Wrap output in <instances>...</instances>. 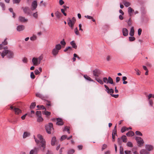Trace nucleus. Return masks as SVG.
<instances>
[{
    "label": "nucleus",
    "instance_id": "nucleus-1",
    "mask_svg": "<svg viewBox=\"0 0 154 154\" xmlns=\"http://www.w3.org/2000/svg\"><path fill=\"white\" fill-rule=\"evenodd\" d=\"M37 137L39 140H38L34 137L35 141L37 144H38L40 142V143L39 145V148L42 151L44 152L45 149L46 147L45 141V139L43 138L42 136L40 134H38L37 135Z\"/></svg>",
    "mask_w": 154,
    "mask_h": 154
},
{
    "label": "nucleus",
    "instance_id": "nucleus-2",
    "mask_svg": "<svg viewBox=\"0 0 154 154\" xmlns=\"http://www.w3.org/2000/svg\"><path fill=\"white\" fill-rule=\"evenodd\" d=\"M7 49V47H5L4 48V50L1 54V56L3 58L5 55H7L8 58H13L14 55L13 52L10 50H6V49Z\"/></svg>",
    "mask_w": 154,
    "mask_h": 154
},
{
    "label": "nucleus",
    "instance_id": "nucleus-3",
    "mask_svg": "<svg viewBox=\"0 0 154 154\" xmlns=\"http://www.w3.org/2000/svg\"><path fill=\"white\" fill-rule=\"evenodd\" d=\"M45 128L48 134H51V131L54 129L53 124L51 123H49L48 124L45 125Z\"/></svg>",
    "mask_w": 154,
    "mask_h": 154
},
{
    "label": "nucleus",
    "instance_id": "nucleus-4",
    "mask_svg": "<svg viewBox=\"0 0 154 154\" xmlns=\"http://www.w3.org/2000/svg\"><path fill=\"white\" fill-rule=\"evenodd\" d=\"M68 24L70 26L72 29L73 28V26L76 20L74 17H73L71 19L70 18H69L68 19Z\"/></svg>",
    "mask_w": 154,
    "mask_h": 154
},
{
    "label": "nucleus",
    "instance_id": "nucleus-5",
    "mask_svg": "<svg viewBox=\"0 0 154 154\" xmlns=\"http://www.w3.org/2000/svg\"><path fill=\"white\" fill-rule=\"evenodd\" d=\"M22 9L23 10L24 13L25 14L30 15L32 13L30 9L28 7H22Z\"/></svg>",
    "mask_w": 154,
    "mask_h": 154
},
{
    "label": "nucleus",
    "instance_id": "nucleus-6",
    "mask_svg": "<svg viewBox=\"0 0 154 154\" xmlns=\"http://www.w3.org/2000/svg\"><path fill=\"white\" fill-rule=\"evenodd\" d=\"M93 73L94 76L98 77L100 74V72L99 69H96L93 71Z\"/></svg>",
    "mask_w": 154,
    "mask_h": 154
},
{
    "label": "nucleus",
    "instance_id": "nucleus-7",
    "mask_svg": "<svg viewBox=\"0 0 154 154\" xmlns=\"http://www.w3.org/2000/svg\"><path fill=\"white\" fill-rule=\"evenodd\" d=\"M37 4L36 1H34L32 3L31 9L33 11L37 8Z\"/></svg>",
    "mask_w": 154,
    "mask_h": 154
},
{
    "label": "nucleus",
    "instance_id": "nucleus-8",
    "mask_svg": "<svg viewBox=\"0 0 154 154\" xmlns=\"http://www.w3.org/2000/svg\"><path fill=\"white\" fill-rule=\"evenodd\" d=\"M32 61L33 65L35 66H37L40 64V63H39V61L37 58H33L32 59Z\"/></svg>",
    "mask_w": 154,
    "mask_h": 154
},
{
    "label": "nucleus",
    "instance_id": "nucleus-9",
    "mask_svg": "<svg viewBox=\"0 0 154 154\" xmlns=\"http://www.w3.org/2000/svg\"><path fill=\"white\" fill-rule=\"evenodd\" d=\"M136 140L137 143L139 144H143L144 142L143 139L140 137H137L136 138Z\"/></svg>",
    "mask_w": 154,
    "mask_h": 154
},
{
    "label": "nucleus",
    "instance_id": "nucleus-10",
    "mask_svg": "<svg viewBox=\"0 0 154 154\" xmlns=\"http://www.w3.org/2000/svg\"><path fill=\"white\" fill-rule=\"evenodd\" d=\"M56 120L57 121V122L56 123V124L57 125H62L63 124V120L59 118H57Z\"/></svg>",
    "mask_w": 154,
    "mask_h": 154
},
{
    "label": "nucleus",
    "instance_id": "nucleus-11",
    "mask_svg": "<svg viewBox=\"0 0 154 154\" xmlns=\"http://www.w3.org/2000/svg\"><path fill=\"white\" fill-rule=\"evenodd\" d=\"M38 150V149L37 148H35L34 149L31 150L30 152V154H36Z\"/></svg>",
    "mask_w": 154,
    "mask_h": 154
},
{
    "label": "nucleus",
    "instance_id": "nucleus-12",
    "mask_svg": "<svg viewBox=\"0 0 154 154\" xmlns=\"http://www.w3.org/2000/svg\"><path fill=\"white\" fill-rule=\"evenodd\" d=\"M59 52V51L55 49V48H54L52 50V53L54 56L55 57L58 54Z\"/></svg>",
    "mask_w": 154,
    "mask_h": 154
},
{
    "label": "nucleus",
    "instance_id": "nucleus-13",
    "mask_svg": "<svg viewBox=\"0 0 154 154\" xmlns=\"http://www.w3.org/2000/svg\"><path fill=\"white\" fill-rule=\"evenodd\" d=\"M25 29V26H24L19 25L17 26V31L20 32L24 30Z\"/></svg>",
    "mask_w": 154,
    "mask_h": 154
},
{
    "label": "nucleus",
    "instance_id": "nucleus-14",
    "mask_svg": "<svg viewBox=\"0 0 154 154\" xmlns=\"http://www.w3.org/2000/svg\"><path fill=\"white\" fill-rule=\"evenodd\" d=\"M123 35L125 36H127L128 35V31L127 29L125 28H123L122 30Z\"/></svg>",
    "mask_w": 154,
    "mask_h": 154
},
{
    "label": "nucleus",
    "instance_id": "nucleus-15",
    "mask_svg": "<svg viewBox=\"0 0 154 154\" xmlns=\"http://www.w3.org/2000/svg\"><path fill=\"white\" fill-rule=\"evenodd\" d=\"M19 20L21 22H25L27 21L28 19L22 16H20L19 17Z\"/></svg>",
    "mask_w": 154,
    "mask_h": 154
},
{
    "label": "nucleus",
    "instance_id": "nucleus-16",
    "mask_svg": "<svg viewBox=\"0 0 154 154\" xmlns=\"http://www.w3.org/2000/svg\"><path fill=\"white\" fill-rule=\"evenodd\" d=\"M14 111L15 112V113L17 115L20 113L22 112V111L20 109L17 108H14Z\"/></svg>",
    "mask_w": 154,
    "mask_h": 154
},
{
    "label": "nucleus",
    "instance_id": "nucleus-17",
    "mask_svg": "<svg viewBox=\"0 0 154 154\" xmlns=\"http://www.w3.org/2000/svg\"><path fill=\"white\" fill-rule=\"evenodd\" d=\"M122 3L126 7H128L131 5V4L130 2H127L125 0H122Z\"/></svg>",
    "mask_w": 154,
    "mask_h": 154
},
{
    "label": "nucleus",
    "instance_id": "nucleus-18",
    "mask_svg": "<svg viewBox=\"0 0 154 154\" xmlns=\"http://www.w3.org/2000/svg\"><path fill=\"white\" fill-rule=\"evenodd\" d=\"M145 147L146 149L149 151L152 150L153 149L152 146L149 145H146Z\"/></svg>",
    "mask_w": 154,
    "mask_h": 154
},
{
    "label": "nucleus",
    "instance_id": "nucleus-19",
    "mask_svg": "<svg viewBox=\"0 0 154 154\" xmlns=\"http://www.w3.org/2000/svg\"><path fill=\"white\" fill-rule=\"evenodd\" d=\"M134 132L131 131H129L126 133V135L127 136L132 137L134 135Z\"/></svg>",
    "mask_w": 154,
    "mask_h": 154
},
{
    "label": "nucleus",
    "instance_id": "nucleus-20",
    "mask_svg": "<svg viewBox=\"0 0 154 154\" xmlns=\"http://www.w3.org/2000/svg\"><path fill=\"white\" fill-rule=\"evenodd\" d=\"M30 133L29 132H24L23 135V138H25L29 136H30Z\"/></svg>",
    "mask_w": 154,
    "mask_h": 154
},
{
    "label": "nucleus",
    "instance_id": "nucleus-21",
    "mask_svg": "<svg viewBox=\"0 0 154 154\" xmlns=\"http://www.w3.org/2000/svg\"><path fill=\"white\" fill-rule=\"evenodd\" d=\"M140 154H149V152L147 151L145 149H143L140 151Z\"/></svg>",
    "mask_w": 154,
    "mask_h": 154
},
{
    "label": "nucleus",
    "instance_id": "nucleus-22",
    "mask_svg": "<svg viewBox=\"0 0 154 154\" xmlns=\"http://www.w3.org/2000/svg\"><path fill=\"white\" fill-rule=\"evenodd\" d=\"M70 45L72 46V47L75 49H76L77 48V46L76 45V44L75 43L74 41H72L70 42Z\"/></svg>",
    "mask_w": 154,
    "mask_h": 154
},
{
    "label": "nucleus",
    "instance_id": "nucleus-23",
    "mask_svg": "<svg viewBox=\"0 0 154 154\" xmlns=\"http://www.w3.org/2000/svg\"><path fill=\"white\" fill-rule=\"evenodd\" d=\"M84 78L87 80L91 81L93 82V80L89 76L87 75H84Z\"/></svg>",
    "mask_w": 154,
    "mask_h": 154
},
{
    "label": "nucleus",
    "instance_id": "nucleus-24",
    "mask_svg": "<svg viewBox=\"0 0 154 154\" xmlns=\"http://www.w3.org/2000/svg\"><path fill=\"white\" fill-rule=\"evenodd\" d=\"M56 138L55 137H52L51 141V145L52 146H54L55 144L56 141Z\"/></svg>",
    "mask_w": 154,
    "mask_h": 154
},
{
    "label": "nucleus",
    "instance_id": "nucleus-25",
    "mask_svg": "<svg viewBox=\"0 0 154 154\" xmlns=\"http://www.w3.org/2000/svg\"><path fill=\"white\" fill-rule=\"evenodd\" d=\"M61 14L58 11H57L55 13V15L57 18H60L61 16Z\"/></svg>",
    "mask_w": 154,
    "mask_h": 154
},
{
    "label": "nucleus",
    "instance_id": "nucleus-26",
    "mask_svg": "<svg viewBox=\"0 0 154 154\" xmlns=\"http://www.w3.org/2000/svg\"><path fill=\"white\" fill-rule=\"evenodd\" d=\"M134 11V10L132 9V8L131 7H129L128 8V12L129 15L130 16H131V13L132 12Z\"/></svg>",
    "mask_w": 154,
    "mask_h": 154
},
{
    "label": "nucleus",
    "instance_id": "nucleus-27",
    "mask_svg": "<svg viewBox=\"0 0 154 154\" xmlns=\"http://www.w3.org/2000/svg\"><path fill=\"white\" fill-rule=\"evenodd\" d=\"M134 27H131L130 31L129 33V35L131 36H132L134 35Z\"/></svg>",
    "mask_w": 154,
    "mask_h": 154
},
{
    "label": "nucleus",
    "instance_id": "nucleus-28",
    "mask_svg": "<svg viewBox=\"0 0 154 154\" xmlns=\"http://www.w3.org/2000/svg\"><path fill=\"white\" fill-rule=\"evenodd\" d=\"M108 83H109L111 84H113L114 85V83H113V81L112 79L110 77H109L108 78Z\"/></svg>",
    "mask_w": 154,
    "mask_h": 154
},
{
    "label": "nucleus",
    "instance_id": "nucleus-29",
    "mask_svg": "<svg viewBox=\"0 0 154 154\" xmlns=\"http://www.w3.org/2000/svg\"><path fill=\"white\" fill-rule=\"evenodd\" d=\"M121 139L123 142L126 143L127 141V139L126 136L125 135H123L121 137Z\"/></svg>",
    "mask_w": 154,
    "mask_h": 154
},
{
    "label": "nucleus",
    "instance_id": "nucleus-30",
    "mask_svg": "<svg viewBox=\"0 0 154 154\" xmlns=\"http://www.w3.org/2000/svg\"><path fill=\"white\" fill-rule=\"evenodd\" d=\"M35 95L36 97H39L42 99L44 98V96L38 93H36Z\"/></svg>",
    "mask_w": 154,
    "mask_h": 154
},
{
    "label": "nucleus",
    "instance_id": "nucleus-31",
    "mask_svg": "<svg viewBox=\"0 0 154 154\" xmlns=\"http://www.w3.org/2000/svg\"><path fill=\"white\" fill-rule=\"evenodd\" d=\"M128 130V128H126L125 127H123L121 129V131L122 133H124L125 131Z\"/></svg>",
    "mask_w": 154,
    "mask_h": 154
},
{
    "label": "nucleus",
    "instance_id": "nucleus-32",
    "mask_svg": "<svg viewBox=\"0 0 154 154\" xmlns=\"http://www.w3.org/2000/svg\"><path fill=\"white\" fill-rule=\"evenodd\" d=\"M55 49L59 51L61 48V45L60 44H58L55 45Z\"/></svg>",
    "mask_w": 154,
    "mask_h": 154
},
{
    "label": "nucleus",
    "instance_id": "nucleus-33",
    "mask_svg": "<svg viewBox=\"0 0 154 154\" xmlns=\"http://www.w3.org/2000/svg\"><path fill=\"white\" fill-rule=\"evenodd\" d=\"M35 115L37 117L41 116L42 112L41 111H37L36 112Z\"/></svg>",
    "mask_w": 154,
    "mask_h": 154
},
{
    "label": "nucleus",
    "instance_id": "nucleus-34",
    "mask_svg": "<svg viewBox=\"0 0 154 154\" xmlns=\"http://www.w3.org/2000/svg\"><path fill=\"white\" fill-rule=\"evenodd\" d=\"M42 113L43 114H45L46 116H49L51 114V112H50L46 111V110L43 111Z\"/></svg>",
    "mask_w": 154,
    "mask_h": 154
},
{
    "label": "nucleus",
    "instance_id": "nucleus-35",
    "mask_svg": "<svg viewBox=\"0 0 154 154\" xmlns=\"http://www.w3.org/2000/svg\"><path fill=\"white\" fill-rule=\"evenodd\" d=\"M27 115H29V116L31 117H32V115H31L30 114H29V113H26V114H25V115H23V116H22L21 117L22 119V120H24L25 119V118L26 117V116Z\"/></svg>",
    "mask_w": 154,
    "mask_h": 154
},
{
    "label": "nucleus",
    "instance_id": "nucleus-36",
    "mask_svg": "<svg viewBox=\"0 0 154 154\" xmlns=\"http://www.w3.org/2000/svg\"><path fill=\"white\" fill-rule=\"evenodd\" d=\"M36 106V104L35 102L32 103L30 106V108L31 109H34Z\"/></svg>",
    "mask_w": 154,
    "mask_h": 154
},
{
    "label": "nucleus",
    "instance_id": "nucleus-37",
    "mask_svg": "<svg viewBox=\"0 0 154 154\" xmlns=\"http://www.w3.org/2000/svg\"><path fill=\"white\" fill-rule=\"evenodd\" d=\"M95 79L97 80V81L99 83H100L101 85H103V81L100 79L99 78H96Z\"/></svg>",
    "mask_w": 154,
    "mask_h": 154
},
{
    "label": "nucleus",
    "instance_id": "nucleus-38",
    "mask_svg": "<svg viewBox=\"0 0 154 154\" xmlns=\"http://www.w3.org/2000/svg\"><path fill=\"white\" fill-rule=\"evenodd\" d=\"M43 55L42 54H41L40 56H39L38 58H37L38 59V60L39 61V63H40L41 61L42 60L43 58Z\"/></svg>",
    "mask_w": 154,
    "mask_h": 154
},
{
    "label": "nucleus",
    "instance_id": "nucleus-39",
    "mask_svg": "<svg viewBox=\"0 0 154 154\" xmlns=\"http://www.w3.org/2000/svg\"><path fill=\"white\" fill-rule=\"evenodd\" d=\"M119 153L120 154H124L123 148L121 146L120 147Z\"/></svg>",
    "mask_w": 154,
    "mask_h": 154
},
{
    "label": "nucleus",
    "instance_id": "nucleus-40",
    "mask_svg": "<svg viewBox=\"0 0 154 154\" xmlns=\"http://www.w3.org/2000/svg\"><path fill=\"white\" fill-rule=\"evenodd\" d=\"M107 93L110 94V95H112L113 93H114V90L112 89H110L108 91H107Z\"/></svg>",
    "mask_w": 154,
    "mask_h": 154
},
{
    "label": "nucleus",
    "instance_id": "nucleus-41",
    "mask_svg": "<svg viewBox=\"0 0 154 154\" xmlns=\"http://www.w3.org/2000/svg\"><path fill=\"white\" fill-rule=\"evenodd\" d=\"M127 146L130 147H132L133 146L132 143L131 142H128L127 143Z\"/></svg>",
    "mask_w": 154,
    "mask_h": 154
},
{
    "label": "nucleus",
    "instance_id": "nucleus-42",
    "mask_svg": "<svg viewBox=\"0 0 154 154\" xmlns=\"http://www.w3.org/2000/svg\"><path fill=\"white\" fill-rule=\"evenodd\" d=\"M67 129V131L68 132V134L70 133V132L69 131V128H68L66 126L64 127V129H63V131H66V129Z\"/></svg>",
    "mask_w": 154,
    "mask_h": 154
},
{
    "label": "nucleus",
    "instance_id": "nucleus-43",
    "mask_svg": "<svg viewBox=\"0 0 154 154\" xmlns=\"http://www.w3.org/2000/svg\"><path fill=\"white\" fill-rule=\"evenodd\" d=\"M67 138V137L66 135H63L60 138V140L61 141H62Z\"/></svg>",
    "mask_w": 154,
    "mask_h": 154
},
{
    "label": "nucleus",
    "instance_id": "nucleus-44",
    "mask_svg": "<svg viewBox=\"0 0 154 154\" xmlns=\"http://www.w3.org/2000/svg\"><path fill=\"white\" fill-rule=\"evenodd\" d=\"M43 119L41 116L38 117L37 121L38 122H42L43 120Z\"/></svg>",
    "mask_w": 154,
    "mask_h": 154
},
{
    "label": "nucleus",
    "instance_id": "nucleus-45",
    "mask_svg": "<svg viewBox=\"0 0 154 154\" xmlns=\"http://www.w3.org/2000/svg\"><path fill=\"white\" fill-rule=\"evenodd\" d=\"M74 152V150L73 149H69L68 152V154H72Z\"/></svg>",
    "mask_w": 154,
    "mask_h": 154
},
{
    "label": "nucleus",
    "instance_id": "nucleus-46",
    "mask_svg": "<svg viewBox=\"0 0 154 154\" xmlns=\"http://www.w3.org/2000/svg\"><path fill=\"white\" fill-rule=\"evenodd\" d=\"M74 32H75V34L77 35H79V31L78 30L77 28V27L75 29Z\"/></svg>",
    "mask_w": 154,
    "mask_h": 154
},
{
    "label": "nucleus",
    "instance_id": "nucleus-47",
    "mask_svg": "<svg viewBox=\"0 0 154 154\" xmlns=\"http://www.w3.org/2000/svg\"><path fill=\"white\" fill-rule=\"evenodd\" d=\"M103 82L106 83H108V79L106 77H104L103 78Z\"/></svg>",
    "mask_w": 154,
    "mask_h": 154
},
{
    "label": "nucleus",
    "instance_id": "nucleus-48",
    "mask_svg": "<svg viewBox=\"0 0 154 154\" xmlns=\"http://www.w3.org/2000/svg\"><path fill=\"white\" fill-rule=\"evenodd\" d=\"M30 77L31 79H34L35 78V75L33 72H31L30 73Z\"/></svg>",
    "mask_w": 154,
    "mask_h": 154
},
{
    "label": "nucleus",
    "instance_id": "nucleus-49",
    "mask_svg": "<svg viewBox=\"0 0 154 154\" xmlns=\"http://www.w3.org/2000/svg\"><path fill=\"white\" fill-rule=\"evenodd\" d=\"M0 6L2 7L3 10H5V6L4 3L2 2H0Z\"/></svg>",
    "mask_w": 154,
    "mask_h": 154
},
{
    "label": "nucleus",
    "instance_id": "nucleus-50",
    "mask_svg": "<svg viewBox=\"0 0 154 154\" xmlns=\"http://www.w3.org/2000/svg\"><path fill=\"white\" fill-rule=\"evenodd\" d=\"M135 38L134 37H133L132 36V37H129V40L130 41H134L135 40Z\"/></svg>",
    "mask_w": 154,
    "mask_h": 154
},
{
    "label": "nucleus",
    "instance_id": "nucleus-51",
    "mask_svg": "<svg viewBox=\"0 0 154 154\" xmlns=\"http://www.w3.org/2000/svg\"><path fill=\"white\" fill-rule=\"evenodd\" d=\"M36 36L33 35L30 38V39L32 41H35L36 39Z\"/></svg>",
    "mask_w": 154,
    "mask_h": 154
},
{
    "label": "nucleus",
    "instance_id": "nucleus-52",
    "mask_svg": "<svg viewBox=\"0 0 154 154\" xmlns=\"http://www.w3.org/2000/svg\"><path fill=\"white\" fill-rule=\"evenodd\" d=\"M136 134L137 135H139V136H142V134L139 131H137L135 132Z\"/></svg>",
    "mask_w": 154,
    "mask_h": 154
},
{
    "label": "nucleus",
    "instance_id": "nucleus-53",
    "mask_svg": "<svg viewBox=\"0 0 154 154\" xmlns=\"http://www.w3.org/2000/svg\"><path fill=\"white\" fill-rule=\"evenodd\" d=\"M69 49H70V50H72V48L71 47H66L65 49L64 50V52H66L68 51Z\"/></svg>",
    "mask_w": 154,
    "mask_h": 154
},
{
    "label": "nucleus",
    "instance_id": "nucleus-54",
    "mask_svg": "<svg viewBox=\"0 0 154 154\" xmlns=\"http://www.w3.org/2000/svg\"><path fill=\"white\" fill-rule=\"evenodd\" d=\"M121 138H118V144H119V145H121V144H122V141L121 140Z\"/></svg>",
    "mask_w": 154,
    "mask_h": 154
},
{
    "label": "nucleus",
    "instance_id": "nucleus-55",
    "mask_svg": "<svg viewBox=\"0 0 154 154\" xmlns=\"http://www.w3.org/2000/svg\"><path fill=\"white\" fill-rule=\"evenodd\" d=\"M107 147V145L106 144H103L102 147V150H103Z\"/></svg>",
    "mask_w": 154,
    "mask_h": 154
},
{
    "label": "nucleus",
    "instance_id": "nucleus-56",
    "mask_svg": "<svg viewBox=\"0 0 154 154\" xmlns=\"http://www.w3.org/2000/svg\"><path fill=\"white\" fill-rule=\"evenodd\" d=\"M142 32V29L140 28H139L138 30V35H140Z\"/></svg>",
    "mask_w": 154,
    "mask_h": 154
},
{
    "label": "nucleus",
    "instance_id": "nucleus-57",
    "mask_svg": "<svg viewBox=\"0 0 154 154\" xmlns=\"http://www.w3.org/2000/svg\"><path fill=\"white\" fill-rule=\"evenodd\" d=\"M20 0H13V2L14 3H18L20 2Z\"/></svg>",
    "mask_w": 154,
    "mask_h": 154
},
{
    "label": "nucleus",
    "instance_id": "nucleus-58",
    "mask_svg": "<svg viewBox=\"0 0 154 154\" xmlns=\"http://www.w3.org/2000/svg\"><path fill=\"white\" fill-rule=\"evenodd\" d=\"M6 39H5L4 42H2V45H6L7 44H8V42H7L6 41Z\"/></svg>",
    "mask_w": 154,
    "mask_h": 154
},
{
    "label": "nucleus",
    "instance_id": "nucleus-59",
    "mask_svg": "<svg viewBox=\"0 0 154 154\" xmlns=\"http://www.w3.org/2000/svg\"><path fill=\"white\" fill-rule=\"evenodd\" d=\"M60 43L61 44V45H62L64 46L66 44V43L65 42L64 39H63V40L61 41L60 42Z\"/></svg>",
    "mask_w": 154,
    "mask_h": 154
},
{
    "label": "nucleus",
    "instance_id": "nucleus-60",
    "mask_svg": "<svg viewBox=\"0 0 154 154\" xmlns=\"http://www.w3.org/2000/svg\"><path fill=\"white\" fill-rule=\"evenodd\" d=\"M135 70L137 72V75H140V72L139 70L138 69H135Z\"/></svg>",
    "mask_w": 154,
    "mask_h": 154
},
{
    "label": "nucleus",
    "instance_id": "nucleus-61",
    "mask_svg": "<svg viewBox=\"0 0 154 154\" xmlns=\"http://www.w3.org/2000/svg\"><path fill=\"white\" fill-rule=\"evenodd\" d=\"M40 72L38 69H36L35 71V73L36 75H38L39 74Z\"/></svg>",
    "mask_w": 154,
    "mask_h": 154
},
{
    "label": "nucleus",
    "instance_id": "nucleus-62",
    "mask_svg": "<svg viewBox=\"0 0 154 154\" xmlns=\"http://www.w3.org/2000/svg\"><path fill=\"white\" fill-rule=\"evenodd\" d=\"M22 61L24 63H26L27 61V59L26 58L24 57Z\"/></svg>",
    "mask_w": 154,
    "mask_h": 154
},
{
    "label": "nucleus",
    "instance_id": "nucleus-63",
    "mask_svg": "<svg viewBox=\"0 0 154 154\" xmlns=\"http://www.w3.org/2000/svg\"><path fill=\"white\" fill-rule=\"evenodd\" d=\"M33 16L35 18H37L38 17L37 12H36L35 13H34L33 14Z\"/></svg>",
    "mask_w": 154,
    "mask_h": 154
},
{
    "label": "nucleus",
    "instance_id": "nucleus-64",
    "mask_svg": "<svg viewBox=\"0 0 154 154\" xmlns=\"http://www.w3.org/2000/svg\"><path fill=\"white\" fill-rule=\"evenodd\" d=\"M125 154H131V152L129 150H125Z\"/></svg>",
    "mask_w": 154,
    "mask_h": 154
}]
</instances>
